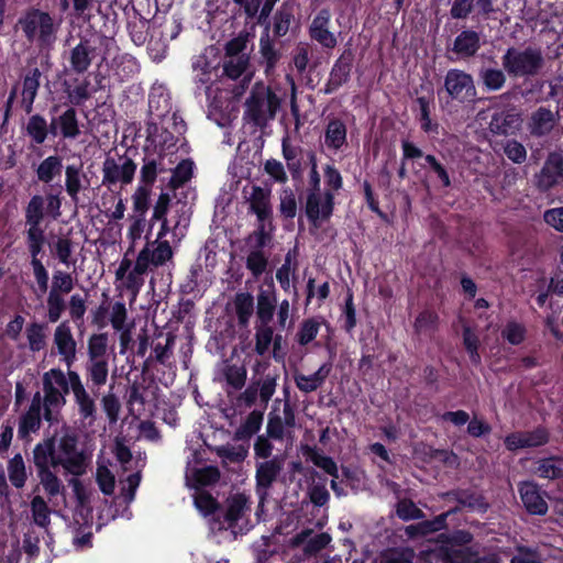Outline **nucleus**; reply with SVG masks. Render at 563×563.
<instances>
[{
  "instance_id": "1",
  "label": "nucleus",
  "mask_w": 563,
  "mask_h": 563,
  "mask_svg": "<svg viewBox=\"0 0 563 563\" xmlns=\"http://www.w3.org/2000/svg\"><path fill=\"white\" fill-rule=\"evenodd\" d=\"M173 258L174 250L169 241H148L139 252L133 267L132 261L126 257L120 262L115 278L135 298L145 283L144 275L167 266L173 263Z\"/></svg>"
},
{
  "instance_id": "2",
  "label": "nucleus",
  "mask_w": 563,
  "mask_h": 563,
  "mask_svg": "<svg viewBox=\"0 0 563 563\" xmlns=\"http://www.w3.org/2000/svg\"><path fill=\"white\" fill-rule=\"evenodd\" d=\"M62 187L59 186L56 192H48L46 196L34 195L25 207V238L26 244H45V228L42 222L45 214L49 216L53 220L60 217L62 211Z\"/></svg>"
},
{
  "instance_id": "3",
  "label": "nucleus",
  "mask_w": 563,
  "mask_h": 563,
  "mask_svg": "<svg viewBox=\"0 0 563 563\" xmlns=\"http://www.w3.org/2000/svg\"><path fill=\"white\" fill-rule=\"evenodd\" d=\"M43 383V418L49 423L58 422L62 408L66 404V395L70 389L69 372L67 375L60 368H52L45 372Z\"/></svg>"
},
{
  "instance_id": "4",
  "label": "nucleus",
  "mask_w": 563,
  "mask_h": 563,
  "mask_svg": "<svg viewBox=\"0 0 563 563\" xmlns=\"http://www.w3.org/2000/svg\"><path fill=\"white\" fill-rule=\"evenodd\" d=\"M16 26L29 42L51 47L57 38L60 22L55 21L48 12L31 8L19 18Z\"/></svg>"
},
{
  "instance_id": "5",
  "label": "nucleus",
  "mask_w": 563,
  "mask_h": 563,
  "mask_svg": "<svg viewBox=\"0 0 563 563\" xmlns=\"http://www.w3.org/2000/svg\"><path fill=\"white\" fill-rule=\"evenodd\" d=\"M501 65L510 77L528 78L540 73L544 66V57L540 47H508L501 56Z\"/></svg>"
},
{
  "instance_id": "6",
  "label": "nucleus",
  "mask_w": 563,
  "mask_h": 563,
  "mask_svg": "<svg viewBox=\"0 0 563 563\" xmlns=\"http://www.w3.org/2000/svg\"><path fill=\"white\" fill-rule=\"evenodd\" d=\"M279 106L280 100L272 89L257 84L245 101L244 119L256 126H265L269 120L275 118Z\"/></svg>"
},
{
  "instance_id": "7",
  "label": "nucleus",
  "mask_w": 563,
  "mask_h": 563,
  "mask_svg": "<svg viewBox=\"0 0 563 563\" xmlns=\"http://www.w3.org/2000/svg\"><path fill=\"white\" fill-rule=\"evenodd\" d=\"M69 378L71 382L70 389L78 415V428L85 431L90 430L98 419L96 400L87 390L77 372L69 371Z\"/></svg>"
},
{
  "instance_id": "8",
  "label": "nucleus",
  "mask_w": 563,
  "mask_h": 563,
  "mask_svg": "<svg viewBox=\"0 0 563 563\" xmlns=\"http://www.w3.org/2000/svg\"><path fill=\"white\" fill-rule=\"evenodd\" d=\"M277 387V375L266 374L261 378H253L247 387L235 398L238 407L251 408L260 404L264 409L274 396Z\"/></svg>"
},
{
  "instance_id": "9",
  "label": "nucleus",
  "mask_w": 563,
  "mask_h": 563,
  "mask_svg": "<svg viewBox=\"0 0 563 563\" xmlns=\"http://www.w3.org/2000/svg\"><path fill=\"white\" fill-rule=\"evenodd\" d=\"M54 465L62 466L65 472L80 476L86 472V456L78 450L77 440L73 435H63L55 446Z\"/></svg>"
},
{
  "instance_id": "10",
  "label": "nucleus",
  "mask_w": 563,
  "mask_h": 563,
  "mask_svg": "<svg viewBox=\"0 0 563 563\" xmlns=\"http://www.w3.org/2000/svg\"><path fill=\"white\" fill-rule=\"evenodd\" d=\"M137 165L128 157L121 156L119 162L108 156L102 163V185L112 186L120 183L122 186L130 185L136 172Z\"/></svg>"
},
{
  "instance_id": "11",
  "label": "nucleus",
  "mask_w": 563,
  "mask_h": 563,
  "mask_svg": "<svg viewBox=\"0 0 563 563\" xmlns=\"http://www.w3.org/2000/svg\"><path fill=\"white\" fill-rule=\"evenodd\" d=\"M334 209V195L327 190L307 191L305 212L316 227L330 219Z\"/></svg>"
},
{
  "instance_id": "12",
  "label": "nucleus",
  "mask_w": 563,
  "mask_h": 563,
  "mask_svg": "<svg viewBox=\"0 0 563 563\" xmlns=\"http://www.w3.org/2000/svg\"><path fill=\"white\" fill-rule=\"evenodd\" d=\"M444 88L451 99L459 102L471 101L476 96L473 76L456 68L448 70L444 77Z\"/></svg>"
},
{
  "instance_id": "13",
  "label": "nucleus",
  "mask_w": 563,
  "mask_h": 563,
  "mask_svg": "<svg viewBox=\"0 0 563 563\" xmlns=\"http://www.w3.org/2000/svg\"><path fill=\"white\" fill-rule=\"evenodd\" d=\"M284 466V460L274 456L271 460L258 462L255 471V490L258 496V509L263 508L273 484L277 481Z\"/></svg>"
},
{
  "instance_id": "14",
  "label": "nucleus",
  "mask_w": 563,
  "mask_h": 563,
  "mask_svg": "<svg viewBox=\"0 0 563 563\" xmlns=\"http://www.w3.org/2000/svg\"><path fill=\"white\" fill-rule=\"evenodd\" d=\"M246 376V367L243 364L232 363L230 360L221 362L216 372V380L223 385L228 396L245 386Z\"/></svg>"
},
{
  "instance_id": "15",
  "label": "nucleus",
  "mask_w": 563,
  "mask_h": 563,
  "mask_svg": "<svg viewBox=\"0 0 563 563\" xmlns=\"http://www.w3.org/2000/svg\"><path fill=\"white\" fill-rule=\"evenodd\" d=\"M53 343L60 361L70 371V367L77 360V342L68 321H63L55 328Z\"/></svg>"
},
{
  "instance_id": "16",
  "label": "nucleus",
  "mask_w": 563,
  "mask_h": 563,
  "mask_svg": "<svg viewBox=\"0 0 563 563\" xmlns=\"http://www.w3.org/2000/svg\"><path fill=\"white\" fill-rule=\"evenodd\" d=\"M243 194L249 203V212L256 216L257 222H268L271 224L273 217L271 189L254 185L250 191L244 189Z\"/></svg>"
},
{
  "instance_id": "17",
  "label": "nucleus",
  "mask_w": 563,
  "mask_h": 563,
  "mask_svg": "<svg viewBox=\"0 0 563 563\" xmlns=\"http://www.w3.org/2000/svg\"><path fill=\"white\" fill-rule=\"evenodd\" d=\"M321 144L330 153L343 152L347 145V126L340 118H329L322 133Z\"/></svg>"
},
{
  "instance_id": "18",
  "label": "nucleus",
  "mask_w": 563,
  "mask_h": 563,
  "mask_svg": "<svg viewBox=\"0 0 563 563\" xmlns=\"http://www.w3.org/2000/svg\"><path fill=\"white\" fill-rule=\"evenodd\" d=\"M560 120V111H553L548 107L541 106L531 112L527 128L529 133L536 137L549 135L556 126Z\"/></svg>"
},
{
  "instance_id": "19",
  "label": "nucleus",
  "mask_w": 563,
  "mask_h": 563,
  "mask_svg": "<svg viewBox=\"0 0 563 563\" xmlns=\"http://www.w3.org/2000/svg\"><path fill=\"white\" fill-rule=\"evenodd\" d=\"M251 512V499L244 493L230 495L225 500L224 522L227 528L235 529Z\"/></svg>"
},
{
  "instance_id": "20",
  "label": "nucleus",
  "mask_w": 563,
  "mask_h": 563,
  "mask_svg": "<svg viewBox=\"0 0 563 563\" xmlns=\"http://www.w3.org/2000/svg\"><path fill=\"white\" fill-rule=\"evenodd\" d=\"M353 65V54L351 51H345L335 60L331 68L327 84L324 85L323 91L325 95L335 92L340 87L346 84L351 77V70Z\"/></svg>"
},
{
  "instance_id": "21",
  "label": "nucleus",
  "mask_w": 563,
  "mask_h": 563,
  "mask_svg": "<svg viewBox=\"0 0 563 563\" xmlns=\"http://www.w3.org/2000/svg\"><path fill=\"white\" fill-rule=\"evenodd\" d=\"M42 410V394L36 391L27 410L19 419L18 433L21 439H26L31 433L40 430L43 418Z\"/></svg>"
},
{
  "instance_id": "22",
  "label": "nucleus",
  "mask_w": 563,
  "mask_h": 563,
  "mask_svg": "<svg viewBox=\"0 0 563 563\" xmlns=\"http://www.w3.org/2000/svg\"><path fill=\"white\" fill-rule=\"evenodd\" d=\"M549 441V433L543 428H537L532 431H518L508 434L505 438V445L509 451L520 449L537 448Z\"/></svg>"
},
{
  "instance_id": "23",
  "label": "nucleus",
  "mask_w": 563,
  "mask_h": 563,
  "mask_svg": "<svg viewBox=\"0 0 563 563\" xmlns=\"http://www.w3.org/2000/svg\"><path fill=\"white\" fill-rule=\"evenodd\" d=\"M65 191L75 205L79 201V194L90 187V179L84 170L82 163L68 164L65 169Z\"/></svg>"
},
{
  "instance_id": "24",
  "label": "nucleus",
  "mask_w": 563,
  "mask_h": 563,
  "mask_svg": "<svg viewBox=\"0 0 563 563\" xmlns=\"http://www.w3.org/2000/svg\"><path fill=\"white\" fill-rule=\"evenodd\" d=\"M331 13L328 9L320 10L309 26V35L324 48H334L338 44L336 36L330 32Z\"/></svg>"
},
{
  "instance_id": "25",
  "label": "nucleus",
  "mask_w": 563,
  "mask_h": 563,
  "mask_svg": "<svg viewBox=\"0 0 563 563\" xmlns=\"http://www.w3.org/2000/svg\"><path fill=\"white\" fill-rule=\"evenodd\" d=\"M563 178V154L550 153L540 173L537 175V185L541 190H548Z\"/></svg>"
},
{
  "instance_id": "26",
  "label": "nucleus",
  "mask_w": 563,
  "mask_h": 563,
  "mask_svg": "<svg viewBox=\"0 0 563 563\" xmlns=\"http://www.w3.org/2000/svg\"><path fill=\"white\" fill-rule=\"evenodd\" d=\"M49 131L53 136L60 135L67 140L77 139L80 135V128L76 110L68 108L60 115L53 118Z\"/></svg>"
},
{
  "instance_id": "27",
  "label": "nucleus",
  "mask_w": 563,
  "mask_h": 563,
  "mask_svg": "<svg viewBox=\"0 0 563 563\" xmlns=\"http://www.w3.org/2000/svg\"><path fill=\"white\" fill-rule=\"evenodd\" d=\"M519 494L521 501L531 515L542 516L548 511V504L540 493L537 484L525 482L519 485Z\"/></svg>"
},
{
  "instance_id": "28",
  "label": "nucleus",
  "mask_w": 563,
  "mask_h": 563,
  "mask_svg": "<svg viewBox=\"0 0 563 563\" xmlns=\"http://www.w3.org/2000/svg\"><path fill=\"white\" fill-rule=\"evenodd\" d=\"M95 51L88 40H81L69 51L70 69L76 74L86 73L92 64Z\"/></svg>"
},
{
  "instance_id": "29",
  "label": "nucleus",
  "mask_w": 563,
  "mask_h": 563,
  "mask_svg": "<svg viewBox=\"0 0 563 563\" xmlns=\"http://www.w3.org/2000/svg\"><path fill=\"white\" fill-rule=\"evenodd\" d=\"M332 371V363L322 364L314 373L305 375L301 373L294 374L296 387L305 394H310L319 389L328 378Z\"/></svg>"
},
{
  "instance_id": "30",
  "label": "nucleus",
  "mask_w": 563,
  "mask_h": 563,
  "mask_svg": "<svg viewBox=\"0 0 563 563\" xmlns=\"http://www.w3.org/2000/svg\"><path fill=\"white\" fill-rule=\"evenodd\" d=\"M520 113L515 110H504L496 112L489 122V130L494 134L508 135L514 134L521 125Z\"/></svg>"
},
{
  "instance_id": "31",
  "label": "nucleus",
  "mask_w": 563,
  "mask_h": 563,
  "mask_svg": "<svg viewBox=\"0 0 563 563\" xmlns=\"http://www.w3.org/2000/svg\"><path fill=\"white\" fill-rule=\"evenodd\" d=\"M481 33L474 30H463L453 42L452 52L461 58H470L481 48Z\"/></svg>"
},
{
  "instance_id": "32",
  "label": "nucleus",
  "mask_w": 563,
  "mask_h": 563,
  "mask_svg": "<svg viewBox=\"0 0 563 563\" xmlns=\"http://www.w3.org/2000/svg\"><path fill=\"white\" fill-rule=\"evenodd\" d=\"M277 298L273 284L267 288H260L256 296V322H272L276 309Z\"/></svg>"
},
{
  "instance_id": "33",
  "label": "nucleus",
  "mask_w": 563,
  "mask_h": 563,
  "mask_svg": "<svg viewBox=\"0 0 563 563\" xmlns=\"http://www.w3.org/2000/svg\"><path fill=\"white\" fill-rule=\"evenodd\" d=\"M311 534H312L311 529H305V530L300 531L292 538V541H291L292 545L299 547V545L306 543L303 551L306 554L311 555V554H316V553L320 552L322 549H324L331 542L330 534H328L325 532L319 533V534L310 538Z\"/></svg>"
},
{
  "instance_id": "34",
  "label": "nucleus",
  "mask_w": 563,
  "mask_h": 563,
  "mask_svg": "<svg viewBox=\"0 0 563 563\" xmlns=\"http://www.w3.org/2000/svg\"><path fill=\"white\" fill-rule=\"evenodd\" d=\"M44 244H27V250L31 255V266L33 275L37 284L40 295H44L48 290V272L40 260Z\"/></svg>"
},
{
  "instance_id": "35",
  "label": "nucleus",
  "mask_w": 563,
  "mask_h": 563,
  "mask_svg": "<svg viewBox=\"0 0 563 563\" xmlns=\"http://www.w3.org/2000/svg\"><path fill=\"white\" fill-rule=\"evenodd\" d=\"M63 167V158L58 155L44 158L35 170L37 180L45 185L52 184L60 177Z\"/></svg>"
},
{
  "instance_id": "36",
  "label": "nucleus",
  "mask_w": 563,
  "mask_h": 563,
  "mask_svg": "<svg viewBox=\"0 0 563 563\" xmlns=\"http://www.w3.org/2000/svg\"><path fill=\"white\" fill-rule=\"evenodd\" d=\"M41 71L38 68H33L23 79L22 89V106L26 113L33 110V103L40 88Z\"/></svg>"
},
{
  "instance_id": "37",
  "label": "nucleus",
  "mask_w": 563,
  "mask_h": 563,
  "mask_svg": "<svg viewBox=\"0 0 563 563\" xmlns=\"http://www.w3.org/2000/svg\"><path fill=\"white\" fill-rule=\"evenodd\" d=\"M55 444L52 440L37 443L33 449V462L36 471L55 468Z\"/></svg>"
},
{
  "instance_id": "38",
  "label": "nucleus",
  "mask_w": 563,
  "mask_h": 563,
  "mask_svg": "<svg viewBox=\"0 0 563 563\" xmlns=\"http://www.w3.org/2000/svg\"><path fill=\"white\" fill-rule=\"evenodd\" d=\"M505 69L496 67H482L478 71V78L483 85V88L487 91H498L506 85Z\"/></svg>"
},
{
  "instance_id": "39",
  "label": "nucleus",
  "mask_w": 563,
  "mask_h": 563,
  "mask_svg": "<svg viewBox=\"0 0 563 563\" xmlns=\"http://www.w3.org/2000/svg\"><path fill=\"white\" fill-rule=\"evenodd\" d=\"M536 474L547 479L563 478V456H551L537 462Z\"/></svg>"
},
{
  "instance_id": "40",
  "label": "nucleus",
  "mask_w": 563,
  "mask_h": 563,
  "mask_svg": "<svg viewBox=\"0 0 563 563\" xmlns=\"http://www.w3.org/2000/svg\"><path fill=\"white\" fill-rule=\"evenodd\" d=\"M233 305L239 324L246 327L254 313L253 295L250 292H238L234 296Z\"/></svg>"
},
{
  "instance_id": "41",
  "label": "nucleus",
  "mask_w": 563,
  "mask_h": 563,
  "mask_svg": "<svg viewBox=\"0 0 563 563\" xmlns=\"http://www.w3.org/2000/svg\"><path fill=\"white\" fill-rule=\"evenodd\" d=\"M455 496V501L461 506L471 510L485 512L488 505L485 503L482 495L471 489H454L452 494Z\"/></svg>"
},
{
  "instance_id": "42",
  "label": "nucleus",
  "mask_w": 563,
  "mask_h": 563,
  "mask_svg": "<svg viewBox=\"0 0 563 563\" xmlns=\"http://www.w3.org/2000/svg\"><path fill=\"white\" fill-rule=\"evenodd\" d=\"M27 347L31 352H40L46 347V325L40 322H32L25 329Z\"/></svg>"
},
{
  "instance_id": "43",
  "label": "nucleus",
  "mask_w": 563,
  "mask_h": 563,
  "mask_svg": "<svg viewBox=\"0 0 563 563\" xmlns=\"http://www.w3.org/2000/svg\"><path fill=\"white\" fill-rule=\"evenodd\" d=\"M263 417L264 412L262 410L251 411L247 415L245 421L235 430L234 439L239 441L249 440L252 435L260 431L263 423Z\"/></svg>"
},
{
  "instance_id": "44",
  "label": "nucleus",
  "mask_w": 563,
  "mask_h": 563,
  "mask_svg": "<svg viewBox=\"0 0 563 563\" xmlns=\"http://www.w3.org/2000/svg\"><path fill=\"white\" fill-rule=\"evenodd\" d=\"M52 252L58 260V262L66 267L76 264V258L73 256L74 254V243L68 236H59L52 244Z\"/></svg>"
},
{
  "instance_id": "45",
  "label": "nucleus",
  "mask_w": 563,
  "mask_h": 563,
  "mask_svg": "<svg viewBox=\"0 0 563 563\" xmlns=\"http://www.w3.org/2000/svg\"><path fill=\"white\" fill-rule=\"evenodd\" d=\"M274 328L271 322H256L255 323V346L254 351L258 355H264L269 350L273 343Z\"/></svg>"
},
{
  "instance_id": "46",
  "label": "nucleus",
  "mask_w": 563,
  "mask_h": 563,
  "mask_svg": "<svg viewBox=\"0 0 563 563\" xmlns=\"http://www.w3.org/2000/svg\"><path fill=\"white\" fill-rule=\"evenodd\" d=\"M37 477L44 492L49 498L63 494L65 487L62 479L52 471V468L37 471Z\"/></svg>"
},
{
  "instance_id": "47",
  "label": "nucleus",
  "mask_w": 563,
  "mask_h": 563,
  "mask_svg": "<svg viewBox=\"0 0 563 563\" xmlns=\"http://www.w3.org/2000/svg\"><path fill=\"white\" fill-rule=\"evenodd\" d=\"M108 333H95L88 339V360H108Z\"/></svg>"
},
{
  "instance_id": "48",
  "label": "nucleus",
  "mask_w": 563,
  "mask_h": 563,
  "mask_svg": "<svg viewBox=\"0 0 563 563\" xmlns=\"http://www.w3.org/2000/svg\"><path fill=\"white\" fill-rule=\"evenodd\" d=\"M8 474L11 484L15 488L24 487L27 475L25 470V463L20 453H16L12 459L8 462Z\"/></svg>"
},
{
  "instance_id": "49",
  "label": "nucleus",
  "mask_w": 563,
  "mask_h": 563,
  "mask_svg": "<svg viewBox=\"0 0 563 563\" xmlns=\"http://www.w3.org/2000/svg\"><path fill=\"white\" fill-rule=\"evenodd\" d=\"M74 87L68 86L65 89L67 98L74 106H81L91 98L90 80L87 78L76 79Z\"/></svg>"
},
{
  "instance_id": "50",
  "label": "nucleus",
  "mask_w": 563,
  "mask_h": 563,
  "mask_svg": "<svg viewBox=\"0 0 563 563\" xmlns=\"http://www.w3.org/2000/svg\"><path fill=\"white\" fill-rule=\"evenodd\" d=\"M86 369L93 386L100 387L107 383L109 374L108 360H88Z\"/></svg>"
},
{
  "instance_id": "51",
  "label": "nucleus",
  "mask_w": 563,
  "mask_h": 563,
  "mask_svg": "<svg viewBox=\"0 0 563 563\" xmlns=\"http://www.w3.org/2000/svg\"><path fill=\"white\" fill-rule=\"evenodd\" d=\"M25 131L34 143H44L48 134V125L45 118L40 114L32 115L26 123Z\"/></svg>"
},
{
  "instance_id": "52",
  "label": "nucleus",
  "mask_w": 563,
  "mask_h": 563,
  "mask_svg": "<svg viewBox=\"0 0 563 563\" xmlns=\"http://www.w3.org/2000/svg\"><path fill=\"white\" fill-rule=\"evenodd\" d=\"M31 512L35 525L47 528L51 523V514L47 503L42 496H34L31 500Z\"/></svg>"
},
{
  "instance_id": "53",
  "label": "nucleus",
  "mask_w": 563,
  "mask_h": 563,
  "mask_svg": "<svg viewBox=\"0 0 563 563\" xmlns=\"http://www.w3.org/2000/svg\"><path fill=\"white\" fill-rule=\"evenodd\" d=\"M307 495L309 497V500L316 507H322L327 505L330 499V493L327 489L325 478L319 477V479L317 481L313 477L312 482L308 486Z\"/></svg>"
},
{
  "instance_id": "54",
  "label": "nucleus",
  "mask_w": 563,
  "mask_h": 563,
  "mask_svg": "<svg viewBox=\"0 0 563 563\" xmlns=\"http://www.w3.org/2000/svg\"><path fill=\"white\" fill-rule=\"evenodd\" d=\"M66 294L48 290L47 303V318L52 323L57 322L66 309Z\"/></svg>"
},
{
  "instance_id": "55",
  "label": "nucleus",
  "mask_w": 563,
  "mask_h": 563,
  "mask_svg": "<svg viewBox=\"0 0 563 563\" xmlns=\"http://www.w3.org/2000/svg\"><path fill=\"white\" fill-rule=\"evenodd\" d=\"M250 66V56L225 57L223 74L230 79L242 77Z\"/></svg>"
},
{
  "instance_id": "56",
  "label": "nucleus",
  "mask_w": 563,
  "mask_h": 563,
  "mask_svg": "<svg viewBox=\"0 0 563 563\" xmlns=\"http://www.w3.org/2000/svg\"><path fill=\"white\" fill-rule=\"evenodd\" d=\"M260 53L263 58V62L266 64V71L274 68L276 63L279 59V54L275 49L274 43L268 34V31H265L260 38Z\"/></svg>"
},
{
  "instance_id": "57",
  "label": "nucleus",
  "mask_w": 563,
  "mask_h": 563,
  "mask_svg": "<svg viewBox=\"0 0 563 563\" xmlns=\"http://www.w3.org/2000/svg\"><path fill=\"white\" fill-rule=\"evenodd\" d=\"M192 177V162L188 159L181 161L174 169L168 186L176 190Z\"/></svg>"
},
{
  "instance_id": "58",
  "label": "nucleus",
  "mask_w": 563,
  "mask_h": 563,
  "mask_svg": "<svg viewBox=\"0 0 563 563\" xmlns=\"http://www.w3.org/2000/svg\"><path fill=\"white\" fill-rule=\"evenodd\" d=\"M279 212L286 219H294L297 213V200L290 187H284L279 192Z\"/></svg>"
},
{
  "instance_id": "59",
  "label": "nucleus",
  "mask_w": 563,
  "mask_h": 563,
  "mask_svg": "<svg viewBox=\"0 0 563 563\" xmlns=\"http://www.w3.org/2000/svg\"><path fill=\"white\" fill-rule=\"evenodd\" d=\"M174 219L175 223L173 224V236H178L177 242H180L184 236L183 228H187L190 220L189 208L187 203L176 202L174 206Z\"/></svg>"
},
{
  "instance_id": "60",
  "label": "nucleus",
  "mask_w": 563,
  "mask_h": 563,
  "mask_svg": "<svg viewBox=\"0 0 563 563\" xmlns=\"http://www.w3.org/2000/svg\"><path fill=\"white\" fill-rule=\"evenodd\" d=\"M308 457L317 467L321 468L330 476L334 478L339 477V468L332 457L322 454L318 450H310Z\"/></svg>"
},
{
  "instance_id": "61",
  "label": "nucleus",
  "mask_w": 563,
  "mask_h": 563,
  "mask_svg": "<svg viewBox=\"0 0 563 563\" xmlns=\"http://www.w3.org/2000/svg\"><path fill=\"white\" fill-rule=\"evenodd\" d=\"M101 407L110 424L117 423L120 418L121 402L113 393H108L101 398Z\"/></svg>"
},
{
  "instance_id": "62",
  "label": "nucleus",
  "mask_w": 563,
  "mask_h": 563,
  "mask_svg": "<svg viewBox=\"0 0 563 563\" xmlns=\"http://www.w3.org/2000/svg\"><path fill=\"white\" fill-rule=\"evenodd\" d=\"M152 189L147 186H137L132 195L133 214L145 216L150 207Z\"/></svg>"
},
{
  "instance_id": "63",
  "label": "nucleus",
  "mask_w": 563,
  "mask_h": 563,
  "mask_svg": "<svg viewBox=\"0 0 563 563\" xmlns=\"http://www.w3.org/2000/svg\"><path fill=\"white\" fill-rule=\"evenodd\" d=\"M75 287V279L70 273L57 269L53 273L49 290L68 295Z\"/></svg>"
},
{
  "instance_id": "64",
  "label": "nucleus",
  "mask_w": 563,
  "mask_h": 563,
  "mask_svg": "<svg viewBox=\"0 0 563 563\" xmlns=\"http://www.w3.org/2000/svg\"><path fill=\"white\" fill-rule=\"evenodd\" d=\"M96 482L102 492L107 496H111L115 488V477L109 467L106 465H98L96 470Z\"/></svg>"
}]
</instances>
